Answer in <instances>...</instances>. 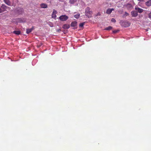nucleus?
<instances>
[{"instance_id":"f257e3e1","label":"nucleus","mask_w":151,"mask_h":151,"mask_svg":"<svg viewBox=\"0 0 151 151\" xmlns=\"http://www.w3.org/2000/svg\"><path fill=\"white\" fill-rule=\"evenodd\" d=\"M68 17L65 15H61L59 17V19L62 21H65L67 20Z\"/></svg>"},{"instance_id":"f03ea898","label":"nucleus","mask_w":151,"mask_h":151,"mask_svg":"<svg viewBox=\"0 0 151 151\" xmlns=\"http://www.w3.org/2000/svg\"><path fill=\"white\" fill-rule=\"evenodd\" d=\"M71 26L73 27V29H75L77 28V22L76 21L72 22L71 24Z\"/></svg>"},{"instance_id":"7ed1b4c3","label":"nucleus","mask_w":151,"mask_h":151,"mask_svg":"<svg viewBox=\"0 0 151 151\" xmlns=\"http://www.w3.org/2000/svg\"><path fill=\"white\" fill-rule=\"evenodd\" d=\"M91 11H89L88 10H87L86 11V15L88 17H91Z\"/></svg>"},{"instance_id":"20e7f679","label":"nucleus","mask_w":151,"mask_h":151,"mask_svg":"<svg viewBox=\"0 0 151 151\" xmlns=\"http://www.w3.org/2000/svg\"><path fill=\"white\" fill-rule=\"evenodd\" d=\"M130 25V23L127 22H123V26L124 27H129Z\"/></svg>"},{"instance_id":"39448f33","label":"nucleus","mask_w":151,"mask_h":151,"mask_svg":"<svg viewBox=\"0 0 151 151\" xmlns=\"http://www.w3.org/2000/svg\"><path fill=\"white\" fill-rule=\"evenodd\" d=\"M132 16L133 17H136L138 15L137 11H133L131 12Z\"/></svg>"},{"instance_id":"423d86ee","label":"nucleus","mask_w":151,"mask_h":151,"mask_svg":"<svg viewBox=\"0 0 151 151\" xmlns=\"http://www.w3.org/2000/svg\"><path fill=\"white\" fill-rule=\"evenodd\" d=\"M33 29H34V27H32V28L31 29H26V33L28 34L30 33L31 31L33 30Z\"/></svg>"},{"instance_id":"0eeeda50","label":"nucleus","mask_w":151,"mask_h":151,"mask_svg":"<svg viewBox=\"0 0 151 151\" xmlns=\"http://www.w3.org/2000/svg\"><path fill=\"white\" fill-rule=\"evenodd\" d=\"M56 11L55 10L53 11V12H52V18L53 19H55L56 18Z\"/></svg>"},{"instance_id":"6e6552de","label":"nucleus","mask_w":151,"mask_h":151,"mask_svg":"<svg viewBox=\"0 0 151 151\" xmlns=\"http://www.w3.org/2000/svg\"><path fill=\"white\" fill-rule=\"evenodd\" d=\"M4 2L6 4H7L9 6L11 5V2L9 0H4Z\"/></svg>"},{"instance_id":"1a4fd4ad","label":"nucleus","mask_w":151,"mask_h":151,"mask_svg":"<svg viewBox=\"0 0 151 151\" xmlns=\"http://www.w3.org/2000/svg\"><path fill=\"white\" fill-rule=\"evenodd\" d=\"M47 5L46 4H40V6L42 8H46L47 7Z\"/></svg>"},{"instance_id":"9d476101","label":"nucleus","mask_w":151,"mask_h":151,"mask_svg":"<svg viewBox=\"0 0 151 151\" xmlns=\"http://www.w3.org/2000/svg\"><path fill=\"white\" fill-rule=\"evenodd\" d=\"M70 27V25L68 24H64L63 26V28L64 29H68Z\"/></svg>"},{"instance_id":"9b49d317","label":"nucleus","mask_w":151,"mask_h":151,"mask_svg":"<svg viewBox=\"0 0 151 151\" xmlns=\"http://www.w3.org/2000/svg\"><path fill=\"white\" fill-rule=\"evenodd\" d=\"M146 5L148 6H151V0H149L146 2Z\"/></svg>"},{"instance_id":"f8f14e48","label":"nucleus","mask_w":151,"mask_h":151,"mask_svg":"<svg viewBox=\"0 0 151 151\" xmlns=\"http://www.w3.org/2000/svg\"><path fill=\"white\" fill-rule=\"evenodd\" d=\"M1 8L4 9H5L9 8V7L6 6L4 4H2L1 7Z\"/></svg>"},{"instance_id":"ddd939ff","label":"nucleus","mask_w":151,"mask_h":151,"mask_svg":"<svg viewBox=\"0 0 151 151\" xmlns=\"http://www.w3.org/2000/svg\"><path fill=\"white\" fill-rule=\"evenodd\" d=\"M13 33L17 35H19L20 34V32L19 31H14L13 32Z\"/></svg>"},{"instance_id":"4468645a","label":"nucleus","mask_w":151,"mask_h":151,"mask_svg":"<svg viewBox=\"0 0 151 151\" xmlns=\"http://www.w3.org/2000/svg\"><path fill=\"white\" fill-rule=\"evenodd\" d=\"M112 28V27L111 26H109L104 29V30H109L111 29Z\"/></svg>"},{"instance_id":"2eb2a0df","label":"nucleus","mask_w":151,"mask_h":151,"mask_svg":"<svg viewBox=\"0 0 151 151\" xmlns=\"http://www.w3.org/2000/svg\"><path fill=\"white\" fill-rule=\"evenodd\" d=\"M77 1V0H70L69 2L71 4L75 3Z\"/></svg>"},{"instance_id":"dca6fc26","label":"nucleus","mask_w":151,"mask_h":151,"mask_svg":"<svg viewBox=\"0 0 151 151\" xmlns=\"http://www.w3.org/2000/svg\"><path fill=\"white\" fill-rule=\"evenodd\" d=\"M113 10H106V13L108 14H110L111 13V11Z\"/></svg>"},{"instance_id":"f3484780","label":"nucleus","mask_w":151,"mask_h":151,"mask_svg":"<svg viewBox=\"0 0 151 151\" xmlns=\"http://www.w3.org/2000/svg\"><path fill=\"white\" fill-rule=\"evenodd\" d=\"M129 14L128 13H127L126 12H125V13H124V14L123 15V17H127L128 16Z\"/></svg>"},{"instance_id":"a211bd4d","label":"nucleus","mask_w":151,"mask_h":151,"mask_svg":"<svg viewBox=\"0 0 151 151\" xmlns=\"http://www.w3.org/2000/svg\"><path fill=\"white\" fill-rule=\"evenodd\" d=\"M84 22L81 23L79 24V27H81L83 26L84 25Z\"/></svg>"},{"instance_id":"6ab92c4d","label":"nucleus","mask_w":151,"mask_h":151,"mask_svg":"<svg viewBox=\"0 0 151 151\" xmlns=\"http://www.w3.org/2000/svg\"><path fill=\"white\" fill-rule=\"evenodd\" d=\"M80 16V14H77L76 15H74V17L76 19H78V17Z\"/></svg>"},{"instance_id":"aec40b11","label":"nucleus","mask_w":151,"mask_h":151,"mask_svg":"<svg viewBox=\"0 0 151 151\" xmlns=\"http://www.w3.org/2000/svg\"><path fill=\"white\" fill-rule=\"evenodd\" d=\"M111 22H113L115 23V22H116V20H115V19H114L112 18L111 19Z\"/></svg>"},{"instance_id":"412c9836","label":"nucleus","mask_w":151,"mask_h":151,"mask_svg":"<svg viewBox=\"0 0 151 151\" xmlns=\"http://www.w3.org/2000/svg\"><path fill=\"white\" fill-rule=\"evenodd\" d=\"M118 32V30H114L113 31V33H116Z\"/></svg>"},{"instance_id":"4be33fe9","label":"nucleus","mask_w":151,"mask_h":151,"mask_svg":"<svg viewBox=\"0 0 151 151\" xmlns=\"http://www.w3.org/2000/svg\"><path fill=\"white\" fill-rule=\"evenodd\" d=\"M138 12H138L140 13H141L142 12V11L143 10H137Z\"/></svg>"},{"instance_id":"5701e85b","label":"nucleus","mask_w":151,"mask_h":151,"mask_svg":"<svg viewBox=\"0 0 151 151\" xmlns=\"http://www.w3.org/2000/svg\"><path fill=\"white\" fill-rule=\"evenodd\" d=\"M149 17L151 19V12L149 14Z\"/></svg>"},{"instance_id":"b1692460","label":"nucleus","mask_w":151,"mask_h":151,"mask_svg":"<svg viewBox=\"0 0 151 151\" xmlns=\"http://www.w3.org/2000/svg\"><path fill=\"white\" fill-rule=\"evenodd\" d=\"M5 10H0V13L4 12Z\"/></svg>"},{"instance_id":"393cba45","label":"nucleus","mask_w":151,"mask_h":151,"mask_svg":"<svg viewBox=\"0 0 151 151\" xmlns=\"http://www.w3.org/2000/svg\"><path fill=\"white\" fill-rule=\"evenodd\" d=\"M138 1H143L145 0H137Z\"/></svg>"},{"instance_id":"a878e982","label":"nucleus","mask_w":151,"mask_h":151,"mask_svg":"<svg viewBox=\"0 0 151 151\" xmlns=\"http://www.w3.org/2000/svg\"><path fill=\"white\" fill-rule=\"evenodd\" d=\"M135 9H137V8H135ZM137 9H139V10H140V9H140V8H138Z\"/></svg>"},{"instance_id":"bb28decb","label":"nucleus","mask_w":151,"mask_h":151,"mask_svg":"<svg viewBox=\"0 0 151 151\" xmlns=\"http://www.w3.org/2000/svg\"><path fill=\"white\" fill-rule=\"evenodd\" d=\"M129 5L130 6H131V8H130L131 9H132V7L131 6V5L129 4Z\"/></svg>"},{"instance_id":"cd10ccee","label":"nucleus","mask_w":151,"mask_h":151,"mask_svg":"<svg viewBox=\"0 0 151 151\" xmlns=\"http://www.w3.org/2000/svg\"><path fill=\"white\" fill-rule=\"evenodd\" d=\"M111 9V10H112V9H113V8H112V9Z\"/></svg>"},{"instance_id":"c85d7f7f","label":"nucleus","mask_w":151,"mask_h":151,"mask_svg":"<svg viewBox=\"0 0 151 151\" xmlns=\"http://www.w3.org/2000/svg\"><path fill=\"white\" fill-rule=\"evenodd\" d=\"M98 15H100V14H99V13H98Z\"/></svg>"}]
</instances>
